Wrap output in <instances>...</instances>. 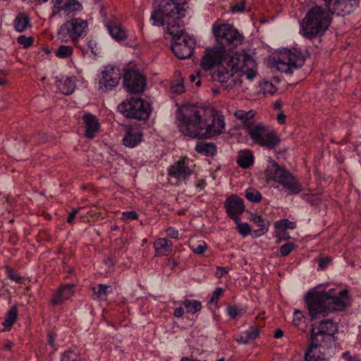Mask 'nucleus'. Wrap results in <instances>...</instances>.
Returning a JSON list of instances; mask_svg holds the SVG:
<instances>
[{"label":"nucleus","mask_w":361,"mask_h":361,"mask_svg":"<svg viewBox=\"0 0 361 361\" xmlns=\"http://www.w3.org/2000/svg\"><path fill=\"white\" fill-rule=\"evenodd\" d=\"M302 198L311 205H318L321 202L320 199L314 195H303Z\"/></svg>","instance_id":"864d4df0"},{"label":"nucleus","mask_w":361,"mask_h":361,"mask_svg":"<svg viewBox=\"0 0 361 361\" xmlns=\"http://www.w3.org/2000/svg\"><path fill=\"white\" fill-rule=\"evenodd\" d=\"M212 32L218 43L225 50H231L241 44L244 37L233 26L229 24L214 25Z\"/></svg>","instance_id":"423d86ee"},{"label":"nucleus","mask_w":361,"mask_h":361,"mask_svg":"<svg viewBox=\"0 0 361 361\" xmlns=\"http://www.w3.org/2000/svg\"><path fill=\"white\" fill-rule=\"evenodd\" d=\"M118 111L126 118L147 121L151 114V105L147 101L131 97L118 106Z\"/></svg>","instance_id":"39448f33"},{"label":"nucleus","mask_w":361,"mask_h":361,"mask_svg":"<svg viewBox=\"0 0 361 361\" xmlns=\"http://www.w3.org/2000/svg\"><path fill=\"white\" fill-rule=\"evenodd\" d=\"M326 294L329 312L343 311L350 305L349 292L346 289L336 293V290L331 288L326 291Z\"/></svg>","instance_id":"dca6fc26"},{"label":"nucleus","mask_w":361,"mask_h":361,"mask_svg":"<svg viewBox=\"0 0 361 361\" xmlns=\"http://www.w3.org/2000/svg\"><path fill=\"white\" fill-rule=\"evenodd\" d=\"M247 133L255 143L269 149L275 148L281 142L276 132L269 130L262 123H255Z\"/></svg>","instance_id":"1a4fd4ad"},{"label":"nucleus","mask_w":361,"mask_h":361,"mask_svg":"<svg viewBox=\"0 0 361 361\" xmlns=\"http://www.w3.org/2000/svg\"><path fill=\"white\" fill-rule=\"evenodd\" d=\"M195 150L204 156L213 157L216 153V147L212 142H198Z\"/></svg>","instance_id":"72a5a7b5"},{"label":"nucleus","mask_w":361,"mask_h":361,"mask_svg":"<svg viewBox=\"0 0 361 361\" xmlns=\"http://www.w3.org/2000/svg\"><path fill=\"white\" fill-rule=\"evenodd\" d=\"M235 222L237 225L238 231L243 236H246L251 233V227L248 224L241 223L239 218Z\"/></svg>","instance_id":"de8ad7c7"},{"label":"nucleus","mask_w":361,"mask_h":361,"mask_svg":"<svg viewBox=\"0 0 361 361\" xmlns=\"http://www.w3.org/2000/svg\"><path fill=\"white\" fill-rule=\"evenodd\" d=\"M311 343L305 353L304 361H326L324 353L320 351L321 348H324L320 343H315L310 340Z\"/></svg>","instance_id":"b1692460"},{"label":"nucleus","mask_w":361,"mask_h":361,"mask_svg":"<svg viewBox=\"0 0 361 361\" xmlns=\"http://www.w3.org/2000/svg\"><path fill=\"white\" fill-rule=\"evenodd\" d=\"M295 245L294 243L289 242L283 245L280 247V255L281 257L288 256L295 248Z\"/></svg>","instance_id":"3c124183"},{"label":"nucleus","mask_w":361,"mask_h":361,"mask_svg":"<svg viewBox=\"0 0 361 361\" xmlns=\"http://www.w3.org/2000/svg\"><path fill=\"white\" fill-rule=\"evenodd\" d=\"M331 261V259L328 257L320 258L319 260V267L322 269H324L330 264Z\"/></svg>","instance_id":"bf43d9fd"},{"label":"nucleus","mask_w":361,"mask_h":361,"mask_svg":"<svg viewBox=\"0 0 361 361\" xmlns=\"http://www.w3.org/2000/svg\"><path fill=\"white\" fill-rule=\"evenodd\" d=\"M61 361H81V359L76 350L69 349L63 353Z\"/></svg>","instance_id":"79ce46f5"},{"label":"nucleus","mask_w":361,"mask_h":361,"mask_svg":"<svg viewBox=\"0 0 361 361\" xmlns=\"http://www.w3.org/2000/svg\"><path fill=\"white\" fill-rule=\"evenodd\" d=\"M199 78L200 72H197L195 75L192 74L190 75V80L192 82H195L197 87H200L201 85V80Z\"/></svg>","instance_id":"052dcab7"},{"label":"nucleus","mask_w":361,"mask_h":361,"mask_svg":"<svg viewBox=\"0 0 361 361\" xmlns=\"http://www.w3.org/2000/svg\"><path fill=\"white\" fill-rule=\"evenodd\" d=\"M228 273V270L226 269V267H217L216 268V272L215 274L216 276L218 278V279H220L223 276H224L225 274H226Z\"/></svg>","instance_id":"e2e57ef3"},{"label":"nucleus","mask_w":361,"mask_h":361,"mask_svg":"<svg viewBox=\"0 0 361 361\" xmlns=\"http://www.w3.org/2000/svg\"><path fill=\"white\" fill-rule=\"evenodd\" d=\"M245 197L253 203H258L262 200L261 193L253 188H248L245 190Z\"/></svg>","instance_id":"a19ab883"},{"label":"nucleus","mask_w":361,"mask_h":361,"mask_svg":"<svg viewBox=\"0 0 361 361\" xmlns=\"http://www.w3.org/2000/svg\"><path fill=\"white\" fill-rule=\"evenodd\" d=\"M182 305L186 308L188 313L195 314L199 312L202 308V304L200 301L196 300L185 299L181 302Z\"/></svg>","instance_id":"ea45409f"},{"label":"nucleus","mask_w":361,"mask_h":361,"mask_svg":"<svg viewBox=\"0 0 361 361\" xmlns=\"http://www.w3.org/2000/svg\"><path fill=\"white\" fill-rule=\"evenodd\" d=\"M143 137L142 131L137 127L129 126L126 130L123 138V145L127 147L133 148L139 145Z\"/></svg>","instance_id":"412c9836"},{"label":"nucleus","mask_w":361,"mask_h":361,"mask_svg":"<svg viewBox=\"0 0 361 361\" xmlns=\"http://www.w3.org/2000/svg\"><path fill=\"white\" fill-rule=\"evenodd\" d=\"M326 291L308 292L305 295L306 305L311 317V320L319 316L326 317L329 312Z\"/></svg>","instance_id":"6e6552de"},{"label":"nucleus","mask_w":361,"mask_h":361,"mask_svg":"<svg viewBox=\"0 0 361 361\" xmlns=\"http://www.w3.org/2000/svg\"><path fill=\"white\" fill-rule=\"evenodd\" d=\"M304 318L302 312L299 310H296L294 312V318L293 320V323L295 326H299L302 319Z\"/></svg>","instance_id":"4d7b16f0"},{"label":"nucleus","mask_w":361,"mask_h":361,"mask_svg":"<svg viewBox=\"0 0 361 361\" xmlns=\"http://www.w3.org/2000/svg\"><path fill=\"white\" fill-rule=\"evenodd\" d=\"M187 157H181L168 169L169 176L179 180H188L192 174V171L189 168L186 162Z\"/></svg>","instance_id":"aec40b11"},{"label":"nucleus","mask_w":361,"mask_h":361,"mask_svg":"<svg viewBox=\"0 0 361 361\" xmlns=\"http://www.w3.org/2000/svg\"><path fill=\"white\" fill-rule=\"evenodd\" d=\"M166 30L167 33L172 36V42L175 37L184 36L187 35L183 30L180 28L178 23L175 20L171 23L167 24Z\"/></svg>","instance_id":"4c0bfd02"},{"label":"nucleus","mask_w":361,"mask_h":361,"mask_svg":"<svg viewBox=\"0 0 361 361\" xmlns=\"http://www.w3.org/2000/svg\"><path fill=\"white\" fill-rule=\"evenodd\" d=\"M172 243L166 238H159L154 243L156 256H167L172 252Z\"/></svg>","instance_id":"7c9ffc66"},{"label":"nucleus","mask_w":361,"mask_h":361,"mask_svg":"<svg viewBox=\"0 0 361 361\" xmlns=\"http://www.w3.org/2000/svg\"><path fill=\"white\" fill-rule=\"evenodd\" d=\"M250 221L258 227L257 229L253 231L255 237H259L265 234L269 227V221L262 218V216L256 213H252L250 215Z\"/></svg>","instance_id":"393cba45"},{"label":"nucleus","mask_w":361,"mask_h":361,"mask_svg":"<svg viewBox=\"0 0 361 361\" xmlns=\"http://www.w3.org/2000/svg\"><path fill=\"white\" fill-rule=\"evenodd\" d=\"M190 247L191 250L196 254H203L207 248V245L204 241L192 242Z\"/></svg>","instance_id":"49530a36"},{"label":"nucleus","mask_w":361,"mask_h":361,"mask_svg":"<svg viewBox=\"0 0 361 361\" xmlns=\"http://www.w3.org/2000/svg\"><path fill=\"white\" fill-rule=\"evenodd\" d=\"M17 313L18 309L16 305L11 307L9 311L7 312L5 320L3 322V325L6 329H11L13 324L16 322L17 319Z\"/></svg>","instance_id":"58836bf2"},{"label":"nucleus","mask_w":361,"mask_h":361,"mask_svg":"<svg viewBox=\"0 0 361 361\" xmlns=\"http://www.w3.org/2000/svg\"><path fill=\"white\" fill-rule=\"evenodd\" d=\"M324 7L314 5L307 11L300 23V33L312 39L322 36L329 29L332 16H345L359 5L360 0H324Z\"/></svg>","instance_id":"f257e3e1"},{"label":"nucleus","mask_w":361,"mask_h":361,"mask_svg":"<svg viewBox=\"0 0 361 361\" xmlns=\"http://www.w3.org/2000/svg\"><path fill=\"white\" fill-rule=\"evenodd\" d=\"M225 129V122L223 115L214 114L212 111V116H207L206 118V126L202 133V138H212L221 134Z\"/></svg>","instance_id":"a211bd4d"},{"label":"nucleus","mask_w":361,"mask_h":361,"mask_svg":"<svg viewBox=\"0 0 361 361\" xmlns=\"http://www.w3.org/2000/svg\"><path fill=\"white\" fill-rule=\"evenodd\" d=\"M231 54H226L223 49H214L207 52L201 60V66L205 70H211L216 65L219 66L230 62Z\"/></svg>","instance_id":"f3484780"},{"label":"nucleus","mask_w":361,"mask_h":361,"mask_svg":"<svg viewBox=\"0 0 361 361\" xmlns=\"http://www.w3.org/2000/svg\"><path fill=\"white\" fill-rule=\"evenodd\" d=\"M259 329L257 326H252L247 331L243 332L236 339L238 343L247 344L256 339L259 336Z\"/></svg>","instance_id":"473e14b6"},{"label":"nucleus","mask_w":361,"mask_h":361,"mask_svg":"<svg viewBox=\"0 0 361 361\" xmlns=\"http://www.w3.org/2000/svg\"><path fill=\"white\" fill-rule=\"evenodd\" d=\"M229 61L236 63V70L240 71L249 80H252L256 75V63L252 57L245 52H235L231 54Z\"/></svg>","instance_id":"9b49d317"},{"label":"nucleus","mask_w":361,"mask_h":361,"mask_svg":"<svg viewBox=\"0 0 361 361\" xmlns=\"http://www.w3.org/2000/svg\"><path fill=\"white\" fill-rule=\"evenodd\" d=\"M30 18L25 13L17 14L13 21V27L16 32H23L31 27Z\"/></svg>","instance_id":"2f4dec72"},{"label":"nucleus","mask_w":361,"mask_h":361,"mask_svg":"<svg viewBox=\"0 0 361 361\" xmlns=\"http://www.w3.org/2000/svg\"><path fill=\"white\" fill-rule=\"evenodd\" d=\"M17 42L19 44L22 45L24 49L30 47L34 42V38L30 37H26L25 35H20L17 38Z\"/></svg>","instance_id":"09e8293b"},{"label":"nucleus","mask_w":361,"mask_h":361,"mask_svg":"<svg viewBox=\"0 0 361 361\" xmlns=\"http://www.w3.org/2000/svg\"><path fill=\"white\" fill-rule=\"evenodd\" d=\"M183 313H184L183 309L180 307H177L175 309L173 315L176 317H181L183 316Z\"/></svg>","instance_id":"338daca9"},{"label":"nucleus","mask_w":361,"mask_h":361,"mask_svg":"<svg viewBox=\"0 0 361 361\" xmlns=\"http://www.w3.org/2000/svg\"><path fill=\"white\" fill-rule=\"evenodd\" d=\"M73 288V284H65L61 286L53 294L51 304L56 306L61 305L65 300H68L74 293Z\"/></svg>","instance_id":"5701e85b"},{"label":"nucleus","mask_w":361,"mask_h":361,"mask_svg":"<svg viewBox=\"0 0 361 361\" xmlns=\"http://www.w3.org/2000/svg\"><path fill=\"white\" fill-rule=\"evenodd\" d=\"M228 314L233 319H236L241 317L245 313V310L243 308H238L235 305L228 306L226 308Z\"/></svg>","instance_id":"a18cd8bd"},{"label":"nucleus","mask_w":361,"mask_h":361,"mask_svg":"<svg viewBox=\"0 0 361 361\" xmlns=\"http://www.w3.org/2000/svg\"><path fill=\"white\" fill-rule=\"evenodd\" d=\"M73 47L68 45H61L59 47L56 55L59 58H67L72 55Z\"/></svg>","instance_id":"c03bdc74"},{"label":"nucleus","mask_w":361,"mask_h":361,"mask_svg":"<svg viewBox=\"0 0 361 361\" xmlns=\"http://www.w3.org/2000/svg\"><path fill=\"white\" fill-rule=\"evenodd\" d=\"M224 207L228 216L234 221H237L245 211L243 199L236 195L228 197L224 202Z\"/></svg>","instance_id":"6ab92c4d"},{"label":"nucleus","mask_w":361,"mask_h":361,"mask_svg":"<svg viewBox=\"0 0 361 361\" xmlns=\"http://www.w3.org/2000/svg\"><path fill=\"white\" fill-rule=\"evenodd\" d=\"M296 227V224L293 221H290L288 219H281L276 221L274 223L275 229H294Z\"/></svg>","instance_id":"37998d69"},{"label":"nucleus","mask_w":361,"mask_h":361,"mask_svg":"<svg viewBox=\"0 0 361 361\" xmlns=\"http://www.w3.org/2000/svg\"><path fill=\"white\" fill-rule=\"evenodd\" d=\"M255 115V113L252 110L248 111L243 110H236L234 114L235 118L241 121L243 125V128L245 129L246 131H247L252 126L255 124V123L252 121Z\"/></svg>","instance_id":"c756f323"},{"label":"nucleus","mask_w":361,"mask_h":361,"mask_svg":"<svg viewBox=\"0 0 361 361\" xmlns=\"http://www.w3.org/2000/svg\"><path fill=\"white\" fill-rule=\"evenodd\" d=\"M87 23L80 18H73L63 23L59 30L58 35L62 38L69 37L73 41L78 40L85 35Z\"/></svg>","instance_id":"f8f14e48"},{"label":"nucleus","mask_w":361,"mask_h":361,"mask_svg":"<svg viewBox=\"0 0 361 361\" xmlns=\"http://www.w3.org/2000/svg\"><path fill=\"white\" fill-rule=\"evenodd\" d=\"M166 4L167 3L161 2L159 5V8L152 13L151 19L153 21V25L157 26L164 25V16H170L171 13H173L172 9L166 8Z\"/></svg>","instance_id":"a878e982"},{"label":"nucleus","mask_w":361,"mask_h":361,"mask_svg":"<svg viewBox=\"0 0 361 361\" xmlns=\"http://www.w3.org/2000/svg\"><path fill=\"white\" fill-rule=\"evenodd\" d=\"M138 214L135 211L125 212L122 214V219L123 220H135L137 219Z\"/></svg>","instance_id":"5fc2aeb1"},{"label":"nucleus","mask_w":361,"mask_h":361,"mask_svg":"<svg viewBox=\"0 0 361 361\" xmlns=\"http://www.w3.org/2000/svg\"><path fill=\"white\" fill-rule=\"evenodd\" d=\"M6 271L8 277L11 280L13 281L18 283H23V277L17 274L13 269H11L9 267H6Z\"/></svg>","instance_id":"8fccbe9b"},{"label":"nucleus","mask_w":361,"mask_h":361,"mask_svg":"<svg viewBox=\"0 0 361 361\" xmlns=\"http://www.w3.org/2000/svg\"><path fill=\"white\" fill-rule=\"evenodd\" d=\"M111 286L108 285L99 284L97 287L93 288V295L94 300H106L107 293L109 292Z\"/></svg>","instance_id":"e433bc0d"},{"label":"nucleus","mask_w":361,"mask_h":361,"mask_svg":"<svg viewBox=\"0 0 361 361\" xmlns=\"http://www.w3.org/2000/svg\"><path fill=\"white\" fill-rule=\"evenodd\" d=\"M338 325L331 319H324L312 324L310 330V340L315 343H320L326 348L335 344L337 337Z\"/></svg>","instance_id":"20e7f679"},{"label":"nucleus","mask_w":361,"mask_h":361,"mask_svg":"<svg viewBox=\"0 0 361 361\" xmlns=\"http://www.w3.org/2000/svg\"><path fill=\"white\" fill-rule=\"evenodd\" d=\"M161 2L167 3V4H166V8L173 10V13H171L170 16L175 14H177L179 18L185 16V10L180 7L179 0H163Z\"/></svg>","instance_id":"c9c22d12"},{"label":"nucleus","mask_w":361,"mask_h":361,"mask_svg":"<svg viewBox=\"0 0 361 361\" xmlns=\"http://www.w3.org/2000/svg\"><path fill=\"white\" fill-rule=\"evenodd\" d=\"M76 78L67 77L65 80H56V85L57 90L66 95L71 94L75 87Z\"/></svg>","instance_id":"bb28decb"},{"label":"nucleus","mask_w":361,"mask_h":361,"mask_svg":"<svg viewBox=\"0 0 361 361\" xmlns=\"http://www.w3.org/2000/svg\"><path fill=\"white\" fill-rule=\"evenodd\" d=\"M82 120L85 127V136L89 139L94 138L100 127L97 118L90 113H86Z\"/></svg>","instance_id":"4be33fe9"},{"label":"nucleus","mask_w":361,"mask_h":361,"mask_svg":"<svg viewBox=\"0 0 361 361\" xmlns=\"http://www.w3.org/2000/svg\"><path fill=\"white\" fill-rule=\"evenodd\" d=\"M79 209H73L68 214V216L67 218V222L70 224L73 223V220L75 217V215L78 213Z\"/></svg>","instance_id":"69168bd1"},{"label":"nucleus","mask_w":361,"mask_h":361,"mask_svg":"<svg viewBox=\"0 0 361 361\" xmlns=\"http://www.w3.org/2000/svg\"><path fill=\"white\" fill-rule=\"evenodd\" d=\"M276 230V237L277 238L276 243H280L282 240H288L290 238V235L286 230L283 229H275Z\"/></svg>","instance_id":"603ef678"},{"label":"nucleus","mask_w":361,"mask_h":361,"mask_svg":"<svg viewBox=\"0 0 361 361\" xmlns=\"http://www.w3.org/2000/svg\"><path fill=\"white\" fill-rule=\"evenodd\" d=\"M195 46V40L187 35L175 37L171 44V50L180 59L190 58Z\"/></svg>","instance_id":"4468645a"},{"label":"nucleus","mask_w":361,"mask_h":361,"mask_svg":"<svg viewBox=\"0 0 361 361\" xmlns=\"http://www.w3.org/2000/svg\"><path fill=\"white\" fill-rule=\"evenodd\" d=\"M207 116H212V110L192 105H183L176 113L179 130L191 138H202V131L206 126Z\"/></svg>","instance_id":"f03ea898"},{"label":"nucleus","mask_w":361,"mask_h":361,"mask_svg":"<svg viewBox=\"0 0 361 361\" xmlns=\"http://www.w3.org/2000/svg\"><path fill=\"white\" fill-rule=\"evenodd\" d=\"M223 293V289L221 288H216L215 290L212 293V297L209 300V303H217L219 300V297Z\"/></svg>","instance_id":"6e6d98bb"},{"label":"nucleus","mask_w":361,"mask_h":361,"mask_svg":"<svg viewBox=\"0 0 361 361\" xmlns=\"http://www.w3.org/2000/svg\"><path fill=\"white\" fill-rule=\"evenodd\" d=\"M167 235L171 238H177L178 232L174 228L170 227L166 231Z\"/></svg>","instance_id":"0e129e2a"},{"label":"nucleus","mask_w":361,"mask_h":361,"mask_svg":"<svg viewBox=\"0 0 361 361\" xmlns=\"http://www.w3.org/2000/svg\"><path fill=\"white\" fill-rule=\"evenodd\" d=\"M171 90H173V92L182 93L185 91V87L183 83L179 82L172 85Z\"/></svg>","instance_id":"680f3d73"},{"label":"nucleus","mask_w":361,"mask_h":361,"mask_svg":"<svg viewBox=\"0 0 361 361\" xmlns=\"http://www.w3.org/2000/svg\"><path fill=\"white\" fill-rule=\"evenodd\" d=\"M286 115L283 113H281L277 116V121L279 124H283L286 121Z\"/></svg>","instance_id":"774afa93"},{"label":"nucleus","mask_w":361,"mask_h":361,"mask_svg":"<svg viewBox=\"0 0 361 361\" xmlns=\"http://www.w3.org/2000/svg\"><path fill=\"white\" fill-rule=\"evenodd\" d=\"M236 63L231 62L224 63L217 66V68L212 73V78L213 81H216L222 85H225L226 90H231L237 85L241 84V80L231 79L234 73H236Z\"/></svg>","instance_id":"9d476101"},{"label":"nucleus","mask_w":361,"mask_h":361,"mask_svg":"<svg viewBox=\"0 0 361 361\" xmlns=\"http://www.w3.org/2000/svg\"><path fill=\"white\" fill-rule=\"evenodd\" d=\"M121 73L116 66H106L100 73L99 89L107 92L116 87L121 80Z\"/></svg>","instance_id":"2eb2a0df"},{"label":"nucleus","mask_w":361,"mask_h":361,"mask_svg":"<svg viewBox=\"0 0 361 361\" xmlns=\"http://www.w3.org/2000/svg\"><path fill=\"white\" fill-rule=\"evenodd\" d=\"M264 175L267 180H271L282 185L290 195L299 194L302 190L299 180L274 160L270 161Z\"/></svg>","instance_id":"7ed1b4c3"},{"label":"nucleus","mask_w":361,"mask_h":361,"mask_svg":"<svg viewBox=\"0 0 361 361\" xmlns=\"http://www.w3.org/2000/svg\"><path fill=\"white\" fill-rule=\"evenodd\" d=\"M245 9V1L235 4L233 6H232V11L233 12H243Z\"/></svg>","instance_id":"13d9d810"},{"label":"nucleus","mask_w":361,"mask_h":361,"mask_svg":"<svg viewBox=\"0 0 361 361\" xmlns=\"http://www.w3.org/2000/svg\"><path fill=\"white\" fill-rule=\"evenodd\" d=\"M253 162L254 157L250 150L240 152L237 159L238 164L243 169L249 168L252 165Z\"/></svg>","instance_id":"f704fd0d"},{"label":"nucleus","mask_w":361,"mask_h":361,"mask_svg":"<svg viewBox=\"0 0 361 361\" xmlns=\"http://www.w3.org/2000/svg\"><path fill=\"white\" fill-rule=\"evenodd\" d=\"M123 85L128 92L139 94L144 92L147 80L145 76L139 71L130 68L126 70L124 73Z\"/></svg>","instance_id":"ddd939ff"},{"label":"nucleus","mask_w":361,"mask_h":361,"mask_svg":"<svg viewBox=\"0 0 361 361\" xmlns=\"http://www.w3.org/2000/svg\"><path fill=\"white\" fill-rule=\"evenodd\" d=\"M106 27L109 33L116 41H123L128 37L127 31L118 23L108 22Z\"/></svg>","instance_id":"cd10ccee"},{"label":"nucleus","mask_w":361,"mask_h":361,"mask_svg":"<svg viewBox=\"0 0 361 361\" xmlns=\"http://www.w3.org/2000/svg\"><path fill=\"white\" fill-rule=\"evenodd\" d=\"M305 56L296 49L286 50L280 53L275 60V66L279 71L291 74L293 70L301 68L305 64Z\"/></svg>","instance_id":"0eeeda50"},{"label":"nucleus","mask_w":361,"mask_h":361,"mask_svg":"<svg viewBox=\"0 0 361 361\" xmlns=\"http://www.w3.org/2000/svg\"><path fill=\"white\" fill-rule=\"evenodd\" d=\"M54 6L59 9V11H63L67 14L71 15H75L76 12L81 11L82 8L81 4L77 0H65L61 4L54 3Z\"/></svg>","instance_id":"c85d7f7f"}]
</instances>
